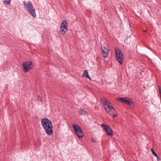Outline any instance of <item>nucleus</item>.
<instances>
[{"label":"nucleus","instance_id":"11","mask_svg":"<svg viewBox=\"0 0 161 161\" xmlns=\"http://www.w3.org/2000/svg\"><path fill=\"white\" fill-rule=\"evenodd\" d=\"M101 101L103 104L105 108L106 107H108V106H111V103L108 102L106 99L102 98L101 99Z\"/></svg>","mask_w":161,"mask_h":161},{"label":"nucleus","instance_id":"4","mask_svg":"<svg viewBox=\"0 0 161 161\" xmlns=\"http://www.w3.org/2000/svg\"><path fill=\"white\" fill-rule=\"evenodd\" d=\"M116 58L121 64H123V53L119 49L116 47L115 48Z\"/></svg>","mask_w":161,"mask_h":161},{"label":"nucleus","instance_id":"6","mask_svg":"<svg viewBox=\"0 0 161 161\" xmlns=\"http://www.w3.org/2000/svg\"><path fill=\"white\" fill-rule=\"evenodd\" d=\"M105 109L107 113L112 116L113 118H114L117 116L116 111L112 106H108V107H106Z\"/></svg>","mask_w":161,"mask_h":161},{"label":"nucleus","instance_id":"7","mask_svg":"<svg viewBox=\"0 0 161 161\" xmlns=\"http://www.w3.org/2000/svg\"><path fill=\"white\" fill-rule=\"evenodd\" d=\"M68 24L66 20H63L61 24L60 32L61 34L64 35L67 31Z\"/></svg>","mask_w":161,"mask_h":161},{"label":"nucleus","instance_id":"10","mask_svg":"<svg viewBox=\"0 0 161 161\" xmlns=\"http://www.w3.org/2000/svg\"><path fill=\"white\" fill-rule=\"evenodd\" d=\"M104 130L108 135L111 136L113 135L112 130L110 127L108 126L107 128L105 129Z\"/></svg>","mask_w":161,"mask_h":161},{"label":"nucleus","instance_id":"3","mask_svg":"<svg viewBox=\"0 0 161 161\" xmlns=\"http://www.w3.org/2000/svg\"><path fill=\"white\" fill-rule=\"evenodd\" d=\"M73 127L75 134L79 138H82L83 136V133L80 128L78 125L75 124L73 125Z\"/></svg>","mask_w":161,"mask_h":161},{"label":"nucleus","instance_id":"1","mask_svg":"<svg viewBox=\"0 0 161 161\" xmlns=\"http://www.w3.org/2000/svg\"><path fill=\"white\" fill-rule=\"evenodd\" d=\"M42 125L46 133L49 135L53 133V126L51 122L47 118H43L41 120Z\"/></svg>","mask_w":161,"mask_h":161},{"label":"nucleus","instance_id":"16","mask_svg":"<svg viewBox=\"0 0 161 161\" xmlns=\"http://www.w3.org/2000/svg\"><path fill=\"white\" fill-rule=\"evenodd\" d=\"M101 126L102 127H103V129H104V130H105V128H107V127H108V126H107L106 125L104 124H102Z\"/></svg>","mask_w":161,"mask_h":161},{"label":"nucleus","instance_id":"15","mask_svg":"<svg viewBox=\"0 0 161 161\" xmlns=\"http://www.w3.org/2000/svg\"><path fill=\"white\" fill-rule=\"evenodd\" d=\"M11 0H5L3 1V3L6 5H9V4Z\"/></svg>","mask_w":161,"mask_h":161},{"label":"nucleus","instance_id":"8","mask_svg":"<svg viewBox=\"0 0 161 161\" xmlns=\"http://www.w3.org/2000/svg\"><path fill=\"white\" fill-rule=\"evenodd\" d=\"M117 100L119 102H121L122 103L127 104L131 106L133 104V102L128 97L125 98H117Z\"/></svg>","mask_w":161,"mask_h":161},{"label":"nucleus","instance_id":"14","mask_svg":"<svg viewBox=\"0 0 161 161\" xmlns=\"http://www.w3.org/2000/svg\"><path fill=\"white\" fill-rule=\"evenodd\" d=\"M151 151L152 152V153L157 158H158V156L157 154L154 151V150L153 148L151 149Z\"/></svg>","mask_w":161,"mask_h":161},{"label":"nucleus","instance_id":"17","mask_svg":"<svg viewBox=\"0 0 161 161\" xmlns=\"http://www.w3.org/2000/svg\"><path fill=\"white\" fill-rule=\"evenodd\" d=\"M91 141L93 142H95L96 141V140L93 138H91Z\"/></svg>","mask_w":161,"mask_h":161},{"label":"nucleus","instance_id":"13","mask_svg":"<svg viewBox=\"0 0 161 161\" xmlns=\"http://www.w3.org/2000/svg\"><path fill=\"white\" fill-rule=\"evenodd\" d=\"M79 112L81 115H87V113L83 110V109L80 108V110Z\"/></svg>","mask_w":161,"mask_h":161},{"label":"nucleus","instance_id":"5","mask_svg":"<svg viewBox=\"0 0 161 161\" xmlns=\"http://www.w3.org/2000/svg\"><path fill=\"white\" fill-rule=\"evenodd\" d=\"M22 66L24 71L26 73H27L29 70L33 67V65L31 61H28L25 62L22 64Z\"/></svg>","mask_w":161,"mask_h":161},{"label":"nucleus","instance_id":"12","mask_svg":"<svg viewBox=\"0 0 161 161\" xmlns=\"http://www.w3.org/2000/svg\"><path fill=\"white\" fill-rule=\"evenodd\" d=\"M82 76H84L86 78L91 79L90 77L88 75V72L87 70H85L84 71Z\"/></svg>","mask_w":161,"mask_h":161},{"label":"nucleus","instance_id":"9","mask_svg":"<svg viewBox=\"0 0 161 161\" xmlns=\"http://www.w3.org/2000/svg\"><path fill=\"white\" fill-rule=\"evenodd\" d=\"M101 50L103 56L104 58L107 57L109 52V50L105 47H102Z\"/></svg>","mask_w":161,"mask_h":161},{"label":"nucleus","instance_id":"2","mask_svg":"<svg viewBox=\"0 0 161 161\" xmlns=\"http://www.w3.org/2000/svg\"><path fill=\"white\" fill-rule=\"evenodd\" d=\"M24 5L29 14L33 17H36L35 10L32 3L30 1L27 3L25 1L23 2Z\"/></svg>","mask_w":161,"mask_h":161}]
</instances>
